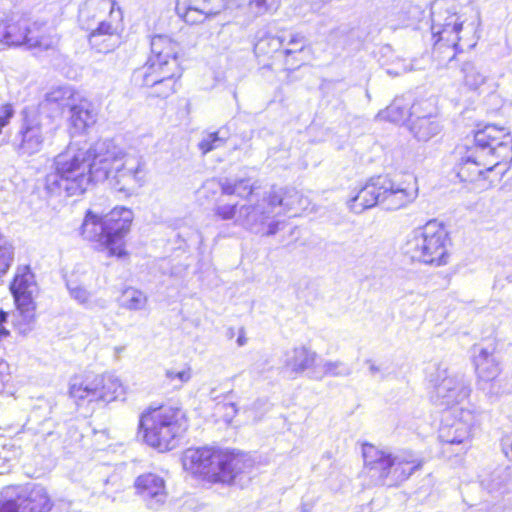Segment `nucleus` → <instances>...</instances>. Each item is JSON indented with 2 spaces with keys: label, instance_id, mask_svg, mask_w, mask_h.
Instances as JSON below:
<instances>
[{
  "label": "nucleus",
  "instance_id": "obj_6",
  "mask_svg": "<svg viewBox=\"0 0 512 512\" xmlns=\"http://www.w3.org/2000/svg\"><path fill=\"white\" fill-rule=\"evenodd\" d=\"M187 428L185 413L169 406L148 409L139 419V432L143 440L161 452L174 449Z\"/></svg>",
  "mask_w": 512,
  "mask_h": 512
},
{
  "label": "nucleus",
  "instance_id": "obj_20",
  "mask_svg": "<svg viewBox=\"0 0 512 512\" xmlns=\"http://www.w3.org/2000/svg\"><path fill=\"white\" fill-rule=\"evenodd\" d=\"M178 45L170 37L165 35H156L151 39V55L143 66H149L153 70H165L174 62L179 67Z\"/></svg>",
  "mask_w": 512,
  "mask_h": 512
},
{
  "label": "nucleus",
  "instance_id": "obj_10",
  "mask_svg": "<svg viewBox=\"0 0 512 512\" xmlns=\"http://www.w3.org/2000/svg\"><path fill=\"white\" fill-rule=\"evenodd\" d=\"M278 214L280 212L274 210L269 192H266L261 197L249 198L239 205L236 225L255 234L274 235L279 229L280 222L275 219Z\"/></svg>",
  "mask_w": 512,
  "mask_h": 512
},
{
  "label": "nucleus",
  "instance_id": "obj_30",
  "mask_svg": "<svg viewBox=\"0 0 512 512\" xmlns=\"http://www.w3.org/2000/svg\"><path fill=\"white\" fill-rule=\"evenodd\" d=\"M96 375L86 376L85 378L74 377L70 382L69 393L76 400H87L89 402L97 400Z\"/></svg>",
  "mask_w": 512,
  "mask_h": 512
},
{
  "label": "nucleus",
  "instance_id": "obj_17",
  "mask_svg": "<svg viewBox=\"0 0 512 512\" xmlns=\"http://www.w3.org/2000/svg\"><path fill=\"white\" fill-rule=\"evenodd\" d=\"M135 489L150 510H160L167 501L165 481L157 474L146 473L137 477Z\"/></svg>",
  "mask_w": 512,
  "mask_h": 512
},
{
  "label": "nucleus",
  "instance_id": "obj_53",
  "mask_svg": "<svg viewBox=\"0 0 512 512\" xmlns=\"http://www.w3.org/2000/svg\"><path fill=\"white\" fill-rule=\"evenodd\" d=\"M125 350L124 346H116L114 347V352L116 356H119Z\"/></svg>",
  "mask_w": 512,
  "mask_h": 512
},
{
  "label": "nucleus",
  "instance_id": "obj_19",
  "mask_svg": "<svg viewBox=\"0 0 512 512\" xmlns=\"http://www.w3.org/2000/svg\"><path fill=\"white\" fill-rule=\"evenodd\" d=\"M203 190L211 193H216L218 188L221 189L223 195H235L245 202L249 198H255L259 194L256 192L259 188L257 182H252L250 178H212L203 184Z\"/></svg>",
  "mask_w": 512,
  "mask_h": 512
},
{
  "label": "nucleus",
  "instance_id": "obj_31",
  "mask_svg": "<svg viewBox=\"0 0 512 512\" xmlns=\"http://www.w3.org/2000/svg\"><path fill=\"white\" fill-rule=\"evenodd\" d=\"M419 107V104H413L408 108V105L402 100L396 99L386 109L380 111L376 117L380 120L400 123L407 117L413 118L419 112Z\"/></svg>",
  "mask_w": 512,
  "mask_h": 512
},
{
  "label": "nucleus",
  "instance_id": "obj_16",
  "mask_svg": "<svg viewBox=\"0 0 512 512\" xmlns=\"http://www.w3.org/2000/svg\"><path fill=\"white\" fill-rule=\"evenodd\" d=\"M228 7V0H177L176 13L188 24L202 23Z\"/></svg>",
  "mask_w": 512,
  "mask_h": 512
},
{
  "label": "nucleus",
  "instance_id": "obj_32",
  "mask_svg": "<svg viewBox=\"0 0 512 512\" xmlns=\"http://www.w3.org/2000/svg\"><path fill=\"white\" fill-rule=\"evenodd\" d=\"M80 95L71 86H58L52 88L45 96L44 102L48 105H56L60 109L71 107L80 99Z\"/></svg>",
  "mask_w": 512,
  "mask_h": 512
},
{
  "label": "nucleus",
  "instance_id": "obj_38",
  "mask_svg": "<svg viewBox=\"0 0 512 512\" xmlns=\"http://www.w3.org/2000/svg\"><path fill=\"white\" fill-rule=\"evenodd\" d=\"M109 37L105 33L90 32L88 40L91 47L97 52L108 53L116 49L121 43V37H116V40H109Z\"/></svg>",
  "mask_w": 512,
  "mask_h": 512
},
{
  "label": "nucleus",
  "instance_id": "obj_34",
  "mask_svg": "<svg viewBox=\"0 0 512 512\" xmlns=\"http://www.w3.org/2000/svg\"><path fill=\"white\" fill-rule=\"evenodd\" d=\"M121 21L122 12L118 8L115 13H112L105 20L98 22L93 28L87 29V31L105 33L110 36L109 40H116V37H121Z\"/></svg>",
  "mask_w": 512,
  "mask_h": 512
},
{
  "label": "nucleus",
  "instance_id": "obj_44",
  "mask_svg": "<svg viewBox=\"0 0 512 512\" xmlns=\"http://www.w3.org/2000/svg\"><path fill=\"white\" fill-rule=\"evenodd\" d=\"M70 296L81 305L90 304L91 293L81 285L67 284Z\"/></svg>",
  "mask_w": 512,
  "mask_h": 512
},
{
  "label": "nucleus",
  "instance_id": "obj_37",
  "mask_svg": "<svg viewBox=\"0 0 512 512\" xmlns=\"http://www.w3.org/2000/svg\"><path fill=\"white\" fill-rule=\"evenodd\" d=\"M352 373V369L349 365L342 361H325L319 371L313 372L314 379H322L324 376H349Z\"/></svg>",
  "mask_w": 512,
  "mask_h": 512
},
{
  "label": "nucleus",
  "instance_id": "obj_49",
  "mask_svg": "<svg viewBox=\"0 0 512 512\" xmlns=\"http://www.w3.org/2000/svg\"><path fill=\"white\" fill-rule=\"evenodd\" d=\"M8 365L5 362H0V392L3 391L5 383L9 381V374L7 373Z\"/></svg>",
  "mask_w": 512,
  "mask_h": 512
},
{
  "label": "nucleus",
  "instance_id": "obj_26",
  "mask_svg": "<svg viewBox=\"0 0 512 512\" xmlns=\"http://www.w3.org/2000/svg\"><path fill=\"white\" fill-rule=\"evenodd\" d=\"M270 204H273L274 210L279 207L283 213L289 212L303 206L302 195L294 188H275L269 191Z\"/></svg>",
  "mask_w": 512,
  "mask_h": 512
},
{
  "label": "nucleus",
  "instance_id": "obj_23",
  "mask_svg": "<svg viewBox=\"0 0 512 512\" xmlns=\"http://www.w3.org/2000/svg\"><path fill=\"white\" fill-rule=\"evenodd\" d=\"M33 33L32 25L25 19L0 21V42L9 46L25 45L28 35Z\"/></svg>",
  "mask_w": 512,
  "mask_h": 512
},
{
  "label": "nucleus",
  "instance_id": "obj_29",
  "mask_svg": "<svg viewBox=\"0 0 512 512\" xmlns=\"http://www.w3.org/2000/svg\"><path fill=\"white\" fill-rule=\"evenodd\" d=\"M415 119L411 118L410 131L419 141H428L436 136L441 127L437 120L433 119L431 115H419V112L414 115Z\"/></svg>",
  "mask_w": 512,
  "mask_h": 512
},
{
  "label": "nucleus",
  "instance_id": "obj_7",
  "mask_svg": "<svg viewBox=\"0 0 512 512\" xmlns=\"http://www.w3.org/2000/svg\"><path fill=\"white\" fill-rule=\"evenodd\" d=\"M365 469L377 484L396 486L407 480L422 466V461L409 451L391 453L371 444L362 447Z\"/></svg>",
  "mask_w": 512,
  "mask_h": 512
},
{
  "label": "nucleus",
  "instance_id": "obj_36",
  "mask_svg": "<svg viewBox=\"0 0 512 512\" xmlns=\"http://www.w3.org/2000/svg\"><path fill=\"white\" fill-rule=\"evenodd\" d=\"M33 33L28 35L26 47L29 49L40 48L44 50L53 49L57 46L59 38L56 34H40L36 23L32 24Z\"/></svg>",
  "mask_w": 512,
  "mask_h": 512
},
{
  "label": "nucleus",
  "instance_id": "obj_12",
  "mask_svg": "<svg viewBox=\"0 0 512 512\" xmlns=\"http://www.w3.org/2000/svg\"><path fill=\"white\" fill-rule=\"evenodd\" d=\"M52 503L40 485L6 488L0 493V512H49Z\"/></svg>",
  "mask_w": 512,
  "mask_h": 512
},
{
  "label": "nucleus",
  "instance_id": "obj_8",
  "mask_svg": "<svg viewBox=\"0 0 512 512\" xmlns=\"http://www.w3.org/2000/svg\"><path fill=\"white\" fill-rule=\"evenodd\" d=\"M132 211L120 207L114 208L101 217L89 211L82 224V235L106 246L109 256L125 255L123 238L130 229Z\"/></svg>",
  "mask_w": 512,
  "mask_h": 512
},
{
  "label": "nucleus",
  "instance_id": "obj_27",
  "mask_svg": "<svg viewBox=\"0 0 512 512\" xmlns=\"http://www.w3.org/2000/svg\"><path fill=\"white\" fill-rule=\"evenodd\" d=\"M482 486L490 493H505L512 489V466H499L486 474L481 480Z\"/></svg>",
  "mask_w": 512,
  "mask_h": 512
},
{
  "label": "nucleus",
  "instance_id": "obj_54",
  "mask_svg": "<svg viewBox=\"0 0 512 512\" xmlns=\"http://www.w3.org/2000/svg\"><path fill=\"white\" fill-rule=\"evenodd\" d=\"M209 397L213 400H216L217 399V396H216V389L213 388L211 389L210 393H209Z\"/></svg>",
  "mask_w": 512,
  "mask_h": 512
},
{
  "label": "nucleus",
  "instance_id": "obj_18",
  "mask_svg": "<svg viewBox=\"0 0 512 512\" xmlns=\"http://www.w3.org/2000/svg\"><path fill=\"white\" fill-rule=\"evenodd\" d=\"M497 162L490 161L475 146L468 147L459 163L458 177L464 182H475L493 169Z\"/></svg>",
  "mask_w": 512,
  "mask_h": 512
},
{
  "label": "nucleus",
  "instance_id": "obj_50",
  "mask_svg": "<svg viewBox=\"0 0 512 512\" xmlns=\"http://www.w3.org/2000/svg\"><path fill=\"white\" fill-rule=\"evenodd\" d=\"M368 365H369V371H370V374L372 376L376 375L377 373L380 372V367L377 366L375 363H373L372 361L368 360L366 362Z\"/></svg>",
  "mask_w": 512,
  "mask_h": 512
},
{
  "label": "nucleus",
  "instance_id": "obj_45",
  "mask_svg": "<svg viewBox=\"0 0 512 512\" xmlns=\"http://www.w3.org/2000/svg\"><path fill=\"white\" fill-rule=\"evenodd\" d=\"M166 377L171 383L177 382L175 387L188 382L191 379V369H184L182 371L167 370Z\"/></svg>",
  "mask_w": 512,
  "mask_h": 512
},
{
  "label": "nucleus",
  "instance_id": "obj_35",
  "mask_svg": "<svg viewBox=\"0 0 512 512\" xmlns=\"http://www.w3.org/2000/svg\"><path fill=\"white\" fill-rule=\"evenodd\" d=\"M460 72L464 85L471 90H477L487 79L482 69L473 62H464L460 67Z\"/></svg>",
  "mask_w": 512,
  "mask_h": 512
},
{
  "label": "nucleus",
  "instance_id": "obj_25",
  "mask_svg": "<svg viewBox=\"0 0 512 512\" xmlns=\"http://www.w3.org/2000/svg\"><path fill=\"white\" fill-rule=\"evenodd\" d=\"M474 365L478 378L486 382L494 380L501 371L497 358L485 348L475 352Z\"/></svg>",
  "mask_w": 512,
  "mask_h": 512
},
{
  "label": "nucleus",
  "instance_id": "obj_9",
  "mask_svg": "<svg viewBox=\"0 0 512 512\" xmlns=\"http://www.w3.org/2000/svg\"><path fill=\"white\" fill-rule=\"evenodd\" d=\"M448 233L436 220L415 228L407 237L404 252L413 261L442 266L448 263Z\"/></svg>",
  "mask_w": 512,
  "mask_h": 512
},
{
  "label": "nucleus",
  "instance_id": "obj_46",
  "mask_svg": "<svg viewBox=\"0 0 512 512\" xmlns=\"http://www.w3.org/2000/svg\"><path fill=\"white\" fill-rule=\"evenodd\" d=\"M305 40L304 37L300 34H294L290 36V39L287 43V47L284 50L286 56L291 54L301 52L304 48Z\"/></svg>",
  "mask_w": 512,
  "mask_h": 512
},
{
  "label": "nucleus",
  "instance_id": "obj_33",
  "mask_svg": "<svg viewBox=\"0 0 512 512\" xmlns=\"http://www.w3.org/2000/svg\"><path fill=\"white\" fill-rule=\"evenodd\" d=\"M119 306L128 311L144 310L148 303L147 295L134 287L125 288L119 297Z\"/></svg>",
  "mask_w": 512,
  "mask_h": 512
},
{
  "label": "nucleus",
  "instance_id": "obj_4",
  "mask_svg": "<svg viewBox=\"0 0 512 512\" xmlns=\"http://www.w3.org/2000/svg\"><path fill=\"white\" fill-rule=\"evenodd\" d=\"M183 468L211 483L235 484L251 464L243 455L215 447L187 449L182 457Z\"/></svg>",
  "mask_w": 512,
  "mask_h": 512
},
{
  "label": "nucleus",
  "instance_id": "obj_51",
  "mask_svg": "<svg viewBox=\"0 0 512 512\" xmlns=\"http://www.w3.org/2000/svg\"><path fill=\"white\" fill-rule=\"evenodd\" d=\"M246 341H247V339H246V337L244 336V331H243V329H241V330H240V335H239V336H238V338H237V344H238L239 346H243V345H245V344H246Z\"/></svg>",
  "mask_w": 512,
  "mask_h": 512
},
{
  "label": "nucleus",
  "instance_id": "obj_42",
  "mask_svg": "<svg viewBox=\"0 0 512 512\" xmlns=\"http://www.w3.org/2000/svg\"><path fill=\"white\" fill-rule=\"evenodd\" d=\"M284 46V39L278 36H266L261 38L255 45V50L260 53L268 54L278 51Z\"/></svg>",
  "mask_w": 512,
  "mask_h": 512
},
{
  "label": "nucleus",
  "instance_id": "obj_11",
  "mask_svg": "<svg viewBox=\"0 0 512 512\" xmlns=\"http://www.w3.org/2000/svg\"><path fill=\"white\" fill-rule=\"evenodd\" d=\"M11 291L17 306V312L13 314V324L19 333L26 334L35 320L34 296L37 293V284L28 266L17 269Z\"/></svg>",
  "mask_w": 512,
  "mask_h": 512
},
{
  "label": "nucleus",
  "instance_id": "obj_28",
  "mask_svg": "<svg viewBox=\"0 0 512 512\" xmlns=\"http://www.w3.org/2000/svg\"><path fill=\"white\" fill-rule=\"evenodd\" d=\"M97 400L111 402L124 394V387L118 377L112 374L96 375Z\"/></svg>",
  "mask_w": 512,
  "mask_h": 512
},
{
  "label": "nucleus",
  "instance_id": "obj_14",
  "mask_svg": "<svg viewBox=\"0 0 512 512\" xmlns=\"http://www.w3.org/2000/svg\"><path fill=\"white\" fill-rule=\"evenodd\" d=\"M42 116L35 110L24 109L18 130L12 140L14 150L20 156L38 153L46 138Z\"/></svg>",
  "mask_w": 512,
  "mask_h": 512
},
{
  "label": "nucleus",
  "instance_id": "obj_41",
  "mask_svg": "<svg viewBox=\"0 0 512 512\" xmlns=\"http://www.w3.org/2000/svg\"><path fill=\"white\" fill-rule=\"evenodd\" d=\"M14 259V248L12 244L0 234V276L4 275L10 268Z\"/></svg>",
  "mask_w": 512,
  "mask_h": 512
},
{
  "label": "nucleus",
  "instance_id": "obj_22",
  "mask_svg": "<svg viewBox=\"0 0 512 512\" xmlns=\"http://www.w3.org/2000/svg\"><path fill=\"white\" fill-rule=\"evenodd\" d=\"M317 360V353L306 346L294 347L284 354L283 368L295 376L312 369Z\"/></svg>",
  "mask_w": 512,
  "mask_h": 512
},
{
  "label": "nucleus",
  "instance_id": "obj_47",
  "mask_svg": "<svg viewBox=\"0 0 512 512\" xmlns=\"http://www.w3.org/2000/svg\"><path fill=\"white\" fill-rule=\"evenodd\" d=\"M414 70L412 64H408L405 60H399L393 67L387 69V73L393 76H399L401 74L407 73Z\"/></svg>",
  "mask_w": 512,
  "mask_h": 512
},
{
  "label": "nucleus",
  "instance_id": "obj_24",
  "mask_svg": "<svg viewBox=\"0 0 512 512\" xmlns=\"http://www.w3.org/2000/svg\"><path fill=\"white\" fill-rule=\"evenodd\" d=\"M69 123L75 133H83L97 121V113L93 105L80 98L69 110Z\"/></svg>",
  "mask_w": 512,
  "mask_h": 512
},
{
  "label": "nucleus",
  "instance_id": "obj_13",
  "mask_svg": "<svg viewBox=\"0 0 512 512\" xmlns=\"http://www.w3.org/2000/svg\"><path fill=\"white\" fill-rule=\"evenodd\" d=\"M474 145L497 166L512 161V136L503 127L489 124L476 131Z\"/></svg>",
  "mask_w": 512,
  "mask_h": 512
},
{
  "label": "nucleus",
  "instance_id": "obj_15",
  "mask_svg": "<svg viewBox=\"0 0 512 512\" xmlns=\"http://www.w3.org/2000/svg\"><path fill=\"white\" fill-rule=\"evenodd\" d=\"M179 76V67L172 62L163 71L141 66L134 70L132 82L137 87H150V96L165 99L175 93L176 78Z\"/></svg>",
  "mask_w": 512,
  "mask_h": 512
},
{
  "label": "nucleus",
  "instance_id": "obj_55",
  "mask_svg": "<svg viewBox=\"0 0 512 512\" xmlns=\"http://www.w3.org/2000/svg\"><path fill=\"white\" fill-rule=\"evenodd\" d=\"M418 104H419L420 106H422V105H425V102L418 103ZM420 108H421V107H419V109H420Z\"/></svg>",
  "mask_w": 512,
  "mask_h": 512
},
{
  "label": "nucleus",
  "instance_id": "obj_43",
  "mask_svg": "<svg viewBox=\"0 0 512 512\" xmlns=\"http://www.w3.org/2000/svg\"><path fill=\"white\" fill-rule=\"evenodd\" d=\"M214 214L221 220H232L236 222L239 214V205L237 204H217L214 207Z\"/></svg>",
  "mask_w": 512,
  "mask_h": 512
},
{
  "label": "nucleus",
  "instance_id": "obj_40",
  "mask_svg": "<svg viewBox=\"0 0 512 512\" xmlns=\"http://www.w3.org/2000/svg\"><path fill=\"white\" fill-rule=\"evenodd\" d=\"M228 139V136L223 133L222 129L206 133L198 143V148L203 155L222 147Z\"/></svg>",
  "mask_w": 512,
  "mask_h": 512
},
{
  "label": "nucleus",
  "instance_id": "obj_1",
  "mask_svg": "<svg viewBox=\"0 0 512 512\" xmlns=\"http://www.w3.org/2000/svg\"><path fill=\"white\" fill-rule=\"evenodd\" d=\"M146 175V161L135 149L124 150L109 139L89 147L70 143L55 156L43 188L48 197H72L93 182L109 180L115 191L130 196L144 185Z\"/></svg>",
  "mask_w": 512,
  "mask_h": 512
},
{
  "label": "nucleus",
  "instance_id": "obj_48",
  "mask_svg": "<svg viewBox=\"0 0 512 512\" xmlns=\"http://www.w3.org/2000/svg\"><path fill=\"white\" fill-rule=\"evenodd\" d=\"M501 445L506 457L512 461V434L505 435L501 440Z\"/></svg>",
  "mask_w": 512,
  "mask_h": 512
},
{
  "label": "nucleus",
  "instance_id": "obj_3",
  "mask_svg": "<svg viewBox=\"0 0 512 512\" xmlns=\"http://www.w3.org/2000/svg\"><path fill=\"white\" fill-rule=\"evenodd\" d=\"M418 192L417 179L412 174L378 176L370 179L348 201V206L356 214L376 205L387 211H396L413 203Z\"/></svg>",
  "mask_w": 512,
  "mask_h": 512
},
{
  "label": "nucleus",
  "instance_id": "obj_21",
  "mask_svg": "<svg viewBox=\"0 0 512 512\" xmlns=\"http://www.w3.org/2000/svg\"><path fill=\"white\" fill-rule=\"evenodd\" d=\"M115 5L114 0H86L79 10L80 26L85 30L93 28L116 12Z\"/></svg>",
  "mask_w": 512,
  "mask_h": 512
},
{
  "label": "nucleus",
  "instance_id": "obj_5",
  "mask_svg": "<svg viewBox=\"0 0 512 512\" xmlns=\"http://www.w3.org/2000/svg\"><path fill=\"white\" fill-rule=\"evenodd\" d=\"M431 32L436 44L444 42L456 52L470 50L479 39V18L458 14L454 8L436 3L431 8Z\"/></svg>",
  "mask_w": 512,
  "mask_h": 512
},
{
  "label": "nucleus",
  "instance_id": "obj_52",
  "mask_svg": "<svg viewBox=\"0 0 512 512\" xmlns=\"http://www.w3.org/2000/svg\"><path fill=\"white\" fill-rule=\"evenodd\" d=\"M226 407L231 409V413L228 414L229 416L232 417L237 413V408L234 403H230V404L226 405Z\"/></svg>",
  "mask_w": 512,
  "mask_h": 512
},
{
  "label": "nucleus",
  "instance_id": "obj_39",
  "mask_svg": "<svg viewBox=\"0 0 512 512\" xmlns=\"http://www.w3.org/2000/svg\"><path fill=\"white\" fill-rule=\"evenodd\" d=\"M247 2L250 12L255 15H263L277 8L276 0H228V7L242 6Z\"/></svg>",
  "mask_w": 512,
  "mask_h": 512
},
{
  "label": "nucleus",
  "instance_id": "obj_2",
  "mask_svg": "<svg viewBox=\"0 0 512 512\" xmlns=\"http://www.w3.org/2000/svg\"><path fill=\"white\" fill-rule=\"evenodd\" d=\"M431 400L439 408L451 410L439 429V439L447 444L460 445L470 440L477 416L472 410L455 408L470 395L471 389L463 375L438 368L430 378Z\"/></svg>",
  "mask_w": 512,
  "mask_h": 512
}]
</instances>
